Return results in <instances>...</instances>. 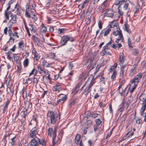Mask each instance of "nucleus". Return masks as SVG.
<instances>
[{
  "label": "nucleus",
  "mask_w": 146,
  "mask_h": 146,
  "mask_svg": "<svg viewBox=\"0 0 146 146\" xmlns=\"http://www.w3.org/2000/svg\"><path fill=\"white\" fill-rule=\"evenodd\" d=\"M47 117L49 120L48 125L50 126L52 124H54L58 119H60V116L58 115L57 116L54 112L50 111L48 113Z\"/></svg>",
  "instance_id": "obj_1"
},
{
  "label": "nucleus",
  "mask_w": 146,
  "mask_h": 146,
  "mask_svg": "<svg viewBox=\"0 0 146 146\" xmlns=\"http://www.w3.org/2000/svg\"><path fill=\"white\" fill-rule=\"evenodd\" d=\"M94 78H92V80L88 78L84 86L81 88V90L84 88V93L85 95H87L89 92L90 88L94 83Z\"/></svg>",
  "instance_id": "obj_2"
},
{
  "label": "nucleus",
  "mask_w": 146,
  "mask_h": 146,
  "mask_svg": "<svg viewBox=\"0 0 146 146\" xmlns=\"http://www.w3.org/2000/svg\"><path fill=\"white\" fill-rule=\"evenodd\" d=\"M142 76V74L141 73H139L131 81L132 85V87L130 90V93H132L135 90V88L138 85L139 80L141 79Z\"/></svg>",
  "instance_id": "obj_3"
},
{
  "label": "nucleus",
  "mask_w": 146,
  "mask_h": 146,
  "mask_svg": "<svg viewBox=\"0 0 146 146\" xmlns=\"http://www.w3.org/2000/svg\"><path fill=\"white\" fill-rule=\"evenodd\" d=\"M56 132L57 131L56 129H53L52 128H49L47 131L48 134L52 138L53 145H54L56 143L59 139V138H58L57 140H56Z\"/></svg>",
  "instance_id": "obj_4"
},
{
  "label": "nucleus",
  "mask_w": 146,
  "mask_h": 146,
  "mask_svg": "<svg viewBox=\"0 0 146 146\" xmlns=\"http://www.w3.org/2000/svg\"><path fill=\"white\" fill-rule=\"evenodd\" d=\"M31 146H37L38 144L42 145V146H45L46 145V143L45 141H43V143L42 144L39 139L37 138H36V139L33 138L31 141Z\"/></svg>",
  "instance_id": "obj_5"
},
{
  "label": "nucleus",
  "mask_w": 146,
  "mask_h": 146,
  "mask_svg": "<svg viewBox=\"0 0 146 146\" xmlns=\"http://www.w3.org/2000/svg\"><path fill=\"white\" fill-rule=\"evenodd\" d=\"M68 40L72 42L73 41V38L68 35L64 36L62 37L60 41V44L62 45H64Z\"/></svg>",
  "instance_id": "obj_6"
},
{
  "label": "nucleus",
  "mask_w": 146,
  "mask_h": 146,
  "mask_svg": "<svg viewBox=\"0 0 146 146\" xmlns=\"http://www.w3.org/2000/svg\"><path fill=\"white\" fill-rule=\"evenodd\" d=\"M16 17L15 15H14L13 14L10 17L11 19L8 23V25L10 26L13 25V24L16 23L17 22Z\"/></svg>",
  "instance_id": "obj_7"
},
{
  "label": "nucleus",
  "mask_w": 146,
  "mask_h": 146,
  "mask_svg": "<svg viewBox=\"0 0 146 146\" xmlns=\"http://www.w3.org/2000/svg\"><path fill=\"white\" fill-rule=\"evenodd\" d=\"M37 132V128L36 127H34L31 131L30 137L31 138H36V135Z\"/></svg>",
  "instance_id": "obj_8"
},
{
  "label": "nucleus",
  "mask_w": 146,
  "mask_h": 146,
  "mask_svg": "<svg viewBox=\"0 0 146 146\" xmlns=\"http://www.w3.org/2000/svg\"><path fill=\"white\" fill-rule=\"evenodd\" d=\"M143 104V106L140 110V112L141 115L144 117V121L146 122V112L144 113V112L146 109V105L144 104Z\"/></svg>",
  "instance_id": "obj_9"
},
{
  "label": "nucleus",
  "mask_w": 146,
  "mask_h": 146,
  "mask_svg": "<svg viewBox=\"0 0 146 146\" xmlns=\"http://www.w3.org/2000/svg\"><path fill=\"white\" fill-rule=\"evenodd\" d=\"M116 30L114 31L113 33V35L115 36H117L118 34L119 37H120V38H123L122 34L121 31L120 29V28L119 27H116Z\"/></svg>",
  "instance_id": "obj_10"
},
{
  "label": "nucleus",
  "mask_w": 146,
  "mask_h": 146,
  "mask_svg": "<svg viewBox=\"0 0 146 146\" xmlns=\"http://www.w3.org/2000/svg\"><path fill=\"white\" fill-rule=\"evenodd\" d=\"M90 0H85L83 3L78 5V7L80 9H81L84 8L87 6Z\"/></svg>",
  "instance_id": "obj_11"
},
{
  "label": "nucleus",
  "mask_w": 146,
  "mask_h": 146,
  "mask_svg": "<svg viewBox=\"0 0 146 146\" xmlns=\"http://www.w3.org/2000/svg\"><path fill=\"white\" fill-rule=\"evenodd\" d=\"M82 85V83L79 82L76 86L74 89V94H76L77 93L79 90L80 87Z\"/></svg>",
  "instance_id": "obj_12"
},
{
  "label": "nucleus",
  "mask_w": 146,
  "mask_h": 146,
  "mask_svg": "<svg viewBox=\"0 0 146 146\" xmlns=\"http://www.w3.org/2000/svg\"><path fill=\"white\" fill-rule=\"evenodd\" d=\"M139 99L143 102V104L146 105V94H141L139 97Z\"/></svg>",
  "instance_id": "obj_13"
},
{
  "label": "nucleus",
  "mask_w": 146,
  "mask_h": 146,
  "mask_svg": "<svg viewBox=\"0 0 146 146\" xmlns=\"http://www.w3.org/2000/svg\"><path fill=\"white\" fill-rule=\"evenodd\" d=\"M80 135L78 134L76 137L75 139V142L76 143L77 145H80V143H82V141L80 140Z\"/></svg>",
  "instance_id": "obj_14"
},
{
  "label": "nucleus",
  "mask_w": 146,
  "mask_h": 146,
  "mask_svg": "<svg viewBox=\"0 0 146 146\" xmlns=\"http://www.w3.org/2000/svg\"><path fill=\"white\" fill-rule=\"evenodd\" d=\"M125 59V58L123 54L120 53L119 59V61L121 66V64H122L124 62Z\"/></svg>",
  "instance_id": "obj_15"
},
{
  "label": "nucleus",
  "mask_w": 146,
  "mask_h": 146,
  "mask_svg": "<svg viewBox=\"0 0 146 146\" xmlns=\"http://www.w3.org/2000/svg\"><path fill=\"white\" fill-rule=\"evenodd\" d=\"M114 12L111 10H107L105 13L106 16L108 17H112L113 16Z\"/></svg>",
  "instance_id": "obj_16"
},
{
  "label": "nucleus",
  "mask_w": 146,
  "mask_h": 146,
  "mask_svg": "<svg viewBox=\"0 0 146 146\" xmlns=\"http://www.w3.org/2000/svg\"><path fill=\"white\" fill-rule=\"evenodd\" d=\"M13 13L11 12V11H5V15L6 18V19L8 20L9 19V16H11L12 15Z\"/></svg>",
  "instance_id": "obj_17"
},
{
  "label": "nucleus",
  "mask_w": 146,
  "mask_h": 146,
  "mask_svg": "<svg viewBox=\"0 0 146 146\" xmlns=\"http://www.w3.org/2000/svg\"><path fill=\"white\" fill-rule=\"evenodd\" d=\"M136 69L135 67H133L131 70L129 76H133L136 73Z\"/></svg>",
  "instance_id": "obj_18"
},
{
  "label": "nucleus",
  "mask_w": 146,
  "mask_h": 146,
  "mask_svg": "<svg viewBox=\"0 0 146 146\" xmlns=\"http://www.w3.org/2000/svg\"><path fill=\"white\" fill-rule=\"evenodd\" d=\"M96 57V56L93 55L92 54H91V57L90 59L89 58L88 59V62L90 63H92L93 62L94 63L95 62L94 61V59Z\"/></svg>",
  "instance_id": "obj_19"
},
{
  "label": "nucleus",
  "mask_w": 146,
  "mask_h": 146,
  "mask_svg": "<svg viewBox=\"0 0 146 146\" xmlns=\"http://www.w3.org/2000/svg\"><path fill=\"white\" fill-rule=\"evenodd\" d=\"M47 30L46 27L42 25V27L40 29V33H44L46 32Z\"/></svg>",
  "instance_id": "obj_20"
},
{
  "label": "nucleus",
  "mask_w": 146,
  "mask_h": 146,
  "mask_svg": "<svg viewBox=\"0 0 146 146\" xmlns=\"http://www.w3.org/2000/svg\"><path fill=\"white\" fill-rule=\"evenodd\" d=\"M125 104V102H123L120 106V107L118 110V111L120 112H122L124 110V106Z\"/></svg>",
  "instance_id": "obj_21"
},
{
  "label": "nucleus",
  "mask_w": 146,
  "mask_h": 146,
  "mask_svg": "<svg viewBox=\"0 0 146 146\" xmlns=\"http://www.w3.org/2000/svg\"><path fill=\"white\" fill-rule=\"evenodd\" d=\"M42 65L44 67H48L50 66V64L44 60L42 61Z\"/></svg>",
  "instance_id": "obj_22"
},
{
  "label": "nucleus",
  "mask_w": 146,
  "mask_h": 146,
  "mask_svg": "<svg viewBox=\"0 0 146 146\" xmlns=\"http://www.w3.org/2000/svg\"><path fill=\"white\" fill-rule=\"evenodd\" d=\"M101 54L102 56L104 55H111V54L109 52L106 51L105 50L103 49V50L101 52Z\"/></svg>",
  "instance_id": "obj_23"
},
{
  "label": "nucleus",
  "mask_w": 146,
  "mask_h": 146,
  "mask_svg": "<svg viewBox=\"0 0 146 146\" xmlns=\"http://www.w3.org/2000/svg\"><path fill=\"white\" fill-rule=\"evenodd\" d=\"M29 64V59L26 58L23 62V64L24 67L26 68L28 66Z\"/></svg>",
  "instance_id": "obj_24"
},
{
  "label": "nucleus",
  "mask_w": 146,
  "mask_h": 146,
  "mask_svg": "<svg viewBox=\"0 0 146 146\" xmlns=\"http://www.w3.org/2000/svg\"><path fill=\"white\" fill-rule=\"evenodd\" d=\"M33 55L34 56V60L36 61L39 58L38 53L36 52H33Z\"/></svg>",
  "instance_id": "obj_25"
},
{
  "label": "nucleus",
  "mask_w": 146,
  "mask_h": 146,
  "mask_svg": "<svg viewBox=\"0 0 146 146\" xmlns=\"http://www.w3.org/2000/svg\"><path fill=\"white\" fill-rule=\"evenodd\" d=\"M130 3V2L129 0L127 1V2H125L123 7V8L125 10H127L128 9L129 4Z\"/></svg>",
  "instance_id": "obj_26"
},
{
  "label": "nucleus",
  "mask_w": 146,
  "mask_h": 146,
  "mask_svg": "<svg viewBox=\"0 0 146 146\" xmlns=\"http://www.w3.org/2000/svg\"><path fill=\"white\" fill-rule=\"evenodd\" d=\"M111 41L107 43L106 45L103 47V49H109L110 48V46L111 45Z\"/></svg>",
  "instance_id": "obj_27"
},
{
  "label": "nucleus",
  "mask_w": 146,
  "mask_h": 146,
  "mask_svg": "<svg viewBox=\"0 0 146 146\" xmlns=\"http://www.w3.org/2000/svg\"><path fill=\"white\" fill-rule=\"evenodd\" d=\"M117 66V64H115L114 66H111V68L109 70V71L110 72H112V71H114L116 69Z\"/></svg>",
  "instance_id": "obj_28"
},
{
  "label": "nucleus",
  "mask_w": 146,
  "mask_h": 146,
  "mask_svg": "<svg viewBox=\"0 0 146 146\" xmlns=\"http://www.w3.org/2000/svg\"><path fill=\"white\" fill-rule=\"evenodd\" d=\"M52 89L54 91L59 92L60 90H61V88H59L55 85L53 86L52 88Z\"/></svg>",
  "instance_id": "obj_29"
},
{
  "label": "nucleus",
  "mask_w": 146,
  "mask_h": 146,
  "mask_svg": "<svg viewBox=\"0 0 146 146\" xmlns=\"http://www.w3.org/2000/svg\"><path fill=\"white\" fill-rule=\"evenodd\" d=\"M110 28H112L115 27L116 29V27H118V26H117V24L116 23L114 22H112L110 24Z\"/></svg>",
  "instance_id": "obj_30"
},
{
  "label": "nucleus",
  "mask_w": 146,
  "mask_h": 146,
  "mask_svg": "<svg viewBox=\"0 0 146 146\" xmlns=\"http://www.w3.org/2000/svg\"><path fill=\"white\" fill-rule=\"evenodd\" d=\"M123 29L124 30L126 31L128 33H131V31L130 30L128 29L127 26V25L126 24L124 25Z\"/></svg>",
  "instance_id": "obj_31"
},
{
  "label": "nucleus",
  "mask_w": 146,
  "mask_h": 146,
  "mask_svg": "<svg viewBox=\"0 0 146 146\" xmlns=\"http://www.w3.org/2000/svg\"><path fill=\"white\" fill-rule=\"evenodd\" d=\"M111 31V30L110 29V28H109L108 29L105 30L104 31V36H105L109 34V32Z\"/></svg>",
  "instance_id": "obj_32"
},
{
  "label": "nucleus",
  "mask_w": 146,
  "mask_h": 146,
  "mask_svg": "<svg viewBox=\"0 0 146 146\" xmlns=\"http://www.w3.org/2000/svg\"><path fill=\"white\" fill-rule=\"evenodd\" d=\"M121 8V7L119 5L118 7V12L120 16H122L123 15V12L120 10Z\"/></svg>",
  "instance_id": "obj_33"
},
{
  "label": "nucleus",
  "mask_w": 146,
  "mask_h": 146,
  "mask_svg": "<svg viewBox=\"0 0 146 146\" xmlns=\"http://www.w3.org/2000/svg\"><path fill=\"white\" fill-rule=\"evenodd\" d=\"M13 57L14 60L16 62H17L19 60V55H18L15 54H13Z\"/></svg>",
  "instance_id": "obj_34"
},
{
  "label": "nucleus",
  "mask_w": 146,
  "mask_h": 146,
  "mask_svg": "<svg viewBox=\"0 0 146 146\" xmlns=\"http://www.w3.org/2000/svg\"><path fill=\"white\" fill-rule=\"evenodd\" d=\"M27 113V109L25 110L24 111H22L21 113V115L24 117L25 118L26 115Z\"/></svg>",
  "instance_id": "obj_35"
},
{
  "label": "nucleus",
  "mask_w": 146,
  "mask_h": 146,
  "mask_svg": "<svg viewBox=\"0 0 146 146\" xmlns=\"http://www.w3.org/2000/svg\"><path fill=\"white\" fill-rule=\"evenodd\" d=\"M124 70H123V68H121V70L120 72V76L122 77H123V76L124 75Z\"/></svg>",
  "instance_id": "obj_36"
},
{
  "label": "nucleus",
  "mask_w": 146,
  "mask_h": 146,
  "mask_svg": "<svg viewBox=\"0 0 146 146\" xmlns=\"http://www.w3.org/2000/svg\"><path fill=\"white\" fill-rule=\"evenodd\" d=\"M132 52L133 54L135 56L137 55L139 53L138 50L136 49H133L132 50Z\"/></svg>",
  "instance_id": "obj_37"
},
{
  "label": "nucleus",
  "mask_w": 146,
  "mask_h": 146,
  "mask_svg": "<svg viewBox=\"0 0 146 146\" xmlns=\"http://www.w3.org/2000/svg\"><path fill=\"white\" fill-rule=\"evenodd\" d=\"M29 102L28 101H26L25 102V110L28 109L29 107Z\"/></svg>",
  "instance_id": "obj_38"
},
{
  "label": "nucleus",
  "mask_w": 146,
  "mask_h": 146,
  "mask_svg": "<svg viewBox=\"0 0 146 146\" xmlns=\"http://www.w3.org/2000/svg\"><path fill=\"white\" fill-rule=\"evenodd\" d=\"M24 43L23 41H21L19 43V46L20 48H22L24 46Z\"/></svg>",
  "instance_id": "obj_39"
},
{
  "label": "nucleus",
  "mask_w": 146,
  "mask_h": 146,
  "mask_svg": "<svg viewBox=\"0 0 146 146\" xmlns=\"http://www.w3.org/2000/svg\"><path fill=\"white\" fill-rule=\"evenodd\" d=\"M33 80H32L33 82V84L36 85L37 82H38V80L36 78L34 77L33 78Z\"/></svg>",
  "instance_id": "obj_40"
},
{
  "label": "nucleus",
  "mask_w": 146,
  "mask_h": 146,
  "mask_svg": "<svg viewBox=\"0 0 146 146\" xmlns=\"http://www.w3.org/2000/svg\"><path fill=\"white\" fill-rule=\"evenodd\" d=\"M63 95L64 96H63L62 97V98H61V99L62 100V103H63V102L65 101H66L67 99L65 95H64L63 94H60V95Z\"/></svg>",
  "instance_id": "obj_41"
},
{
  "label": "nucleus",
  "mask_w": 146,
  "mask_h": 146,
  "mask_svg": "<svg viewBox=\"0 0 146 146\" xmlns=\"http://www.w3.org/2000/svg\"><path fill=\"white\" fill-rule=\"evenodd\" d=\"M116 74H117V72L116 71H114L113 72V73L111 76V78L113 79L115 78L116 77Z\"/></svg>",
  "instance_id": "obj_42"
},
{
  "label": "nucleus",
  "mask_w": 146,
  "mask_h": 146,
  "mask_svg": "<svg viewBox=\"0 0 146 146\" xmlns=\"http://www.w3.org/2000/svg\"><path fill=\"white\" fill-rule=\"evenodd\" d=\"M15 136L12 138L11 139V141L10 143L11 145L12 146H13L14 144V143L15 142Z\"/></svg>",
  "instance_id": "obj_43"
},
{
  "label": "nucleus",
  "mask_w": 146,
  "mask_h": 146,
  "mask_svg": "<svg viewBox=\"0 0 146 146\" xmlns=\"http://www.w3.org/2000/svg\"><path fill=\"white\" fill-rule=\"evenodd\" d=\"M32 80H33L32 78H28L26 79V83L27 84L28 83H31V82Z\"/></svg>",
  "instance_id": "obj_44"
},
{
  "label": "nucleus",
  "mask_w": 146,
  "mask_h": 146,
  "mask_svg": "<svg viewBox=\"0 0 146 146\" xmlns=\"http://www.w3.org/2000/svg\"><path fill=\"white\" fill-rule=\"evenodd\" d=\"M10 38L9 40V42H11V43L13 44L14 42V39L12 36H10Z\"/></svg>",
  "instance_id": "obj_45"
},
{
  "label": "nucleus",
  "mask_w": 146,
  "mask_h": 146,
  "mask_svg": "<svg viewBox=\"0 0 146 146\" xmlns=\"http://www.w3.org/2000/svg\"><path fill=\"white\" fill-rule=\"evenodd\" d=\"M15 9H16L17 12L19 11L20 10V7L17 4H16L15 5Z\"/></svg>",
  "instance_id": "obj_46"
},
{
  "label": "nucleus",
  "mask_w": 146,
  "mask_h": 146,
  "mask_svg": "<svg viewBox=\"0 0 146 146\" xmlns=\"http://www.w3.org/2000/svg\"><path fill=\"white\" fill-rule=\"evenodd\" d=\"M25 15L27 17L30 18V13L27 11V9H26L25 11Z\"/></svg>",
  "instance_id": "obj_47"
},
{
  "label": "nucleus",
  "mask_w": 146,
  "mask_h": 146,
  "mask_svg": "<svg viewBox=\"0 0 146 146\" xmlns=\"http://www.w3.org/2000/svg\"><path fill=\"white\" fill-rule=\"evenodd\" d=\"M9 102H10V101L8 100L6 102V104L5 106L4 107V110H3L4 112L5 111V108L7 107V106H8V104H9Z\"/></svg>",
  "instance_id": "obj_48"
},
{
  "label": "nucleus",
  "mask_w": 146,
  "mask_h": 146,
  "mask_svg": "<svg viewBox=\"0 0 146 146\" xmlns=\"http://www.w3.org/2000/svg\"><path fill=\"white\" fill-rule=\"evenodd\" d=\"M27 96V92L26 90H24L23 92V97L24 98Z\"/></svg>",
  "instance_id": "obj_49"
},
{
  "label": "nucleus",
  "mask_w": 146,
  "mask_h": 146,
  "mask_svg": "<svg viewBox=\"0 0 146 146\" xmlns=\"http://www.w3.org/2000/svg\"><path fill=\"white\" fill-rule=\"evenodd\" d=\"M96 122L97 125H99L101 123V121L99 119H97L96 120Z\"/></svg>",
  "instance_id": "obj_50"
},
{
  "label": "nucleus",
  "mask_w": 146,
  "mask_h": 146,
  "mask_svg": "<svg viewBox=\"0 0 146 146\" xmlns=\"http://www.w3.org/2000/svg\"><path fill=\"white\" fill-rule=\"evenodd\" d=\"M129 0H119L120 4L121 5L125 3V2H126L127 1Z\"/></svg>",
  "instance_id": "obj_51"
},
{
  "label": "nucleus",
  "mask_w": 146,
  "mask_h": 146,
  "mask_svg": "<svg viewBox=\"0 0 146 146\" xmlns=\"http://www.w3.org/2000/svg\"><path fill=\"white\" fill-rule=\"evenodd\" d=\"M106 105V104L102 102H100V106L101 108H103L104 107H105Z\"/></svg>",
  "instance_id": "obj_52"
},
{
  "label": "nucleus",
  "mask_w": 146,
  "mask_h": 146,
  "mask_svg": "<svg viewBox=\"0 0 146 146\" xmlns=\"http://www.w3.org/2000/svg\"><path fill=\"white\" fill-rule=\"evenodd\" d=\"M69 69L70 70H71L73 66V65L72 62H69Z\"/></svg>",
  "instance_id": "obj_53"
},
{
  "label": "nucleus",
  "mask_w": 146,
  "mask_h": 146,
  "mask_svg": "<svg viewBox=\"0 0 146 146\" xmlns=\"http://www.w3.org/2000/svg\"><path fill=\"white\" fill-rule=\"evenodd\" d=\"M98 27L100 29H101L102 27V23L100 21L98 23Z\"/></svg>",
  "instance_id": "obj_54"
},
{
  "label": "nucleus",
  "mask_w": 146,
  "mask_h": 146,
  "mask_svg": "<svg viewBox=\"0 0 146 146\" xmlns=\"http://www.w3.org/2000/svg\"><path fill=\"white\" fill-rule=\"evenodd\" d=\"M11 52H9L7 53V58L9 60H11V57L10 56V55L11 54Z\"/></svg>",
  "instance_id": "obj_55"
},
{
  "label": "nucleus",
  "mask_w": 146,
  "mask_h": 146,
  "mask_svg": "<svg viewBox=\"0 0 146 146\" xmlns=\"http://www.w3.org/2000/svg\"><path fill=\"white\" fill-rule=\"evenodd\" d=\"M64 31V29H59L58 31V34H60L62 33Z\"/></svg>",
  "instance_id": "obj_56"
},
{
  "label": "nucleus",
  "mask_w": 146,
  "mask_h": 146,
  "mask_svg": "<svg viewBox=\"0 0 146 146\" xmlns=\"http://www.w3.org/2000/svg\"><path fill=\"white\" fill-rule=\"evenodd\" d=\"M8 33L10 36H12V32L11 29H9L8 30Z\"/></svg>",
  "instance_id": "obj_57"
},
{
  "label": "nucleus",
  "mask_w": 146,
  "mask_h": 146,
  "mask_svg": "<svg viewBox=\"0 0 146 146\" xmlns=\"http://www.w3.org/2000/svg\"><path fill=\"white\" fill-rule=\"evenodd\" d=\"M128 45L130 47H131V41L130 40V38H128Z\"/></svg>",
  "instance_id": "obj_58"
},
{
  "label": "nucleus",
  "mask_w": 146,
  "mask_h": 146,
  "mask_svg": "<svg viewBox=\"0 0 146 146\" xmlns=\"http://www.w3.org/2000/svg\"><path fill=\"white\" fill-rule=\"evenodd\" d=\"M44 70L42 69H40V70H39L38 72L39 73L41 74H44Z\"/></svg>",
  "instance_id": "obj_59"
},
{
  "label": "nucleus",
  "mask_w": 146,
  "mask_h": 146,
  "mask_svg": "<svg viewBox=\"0 0 146 146\" xmlns=\"http://www.w3.org/2000/svg\"><path fill=\"white\" fill-rule=\"evenodd\" d=\"M131 103V101L128 100V101H127V102H126V105L125 106V107L126 108H127L129 105V104ZM126 103H125V104Z\"/></svg>",
  "instance_id": "obj_60"
},
{
  "label": "nucleus",
  "mask_w": 146,
  "mask_h": 146,
  "mask_svg": "<svg viewBox=\"0 0 146 146\" xmlns=\"http://www.w3.org/2000/svg\"><path fill=\"white\" fill-rule=\"evenodd\" d=\"M33 16L32 17L33 19L35 21H36L37 19V17L35 16V14L33 15Z\"/></svg>",
  "instance_id": "obj_61"
},
{
  "label": "nucleus",
  "mask_w": 146,
  "mask_h": 146,
  "mask_svg": "<svg viewBox=\"0 0 146 146\" xmlns=\"http://www.w3.org/2000/svg\"><path fill=\"white\" fill-rule=\"evenodd\" d=\"M115 4L116 5H121V4H120L119 0L116 1L115 2Z\"/></svg>",
  "instance_id": "obj_62"
},
{
  "label": "nucleus",
  "mask_w": 146,
  "mask_h": 146,
  "mask_svg": "<svg viewBox=\"0 0 146 146\" xmlns=\"http://www.w3.org/2000/svg\"><path fill=\"white\" fill-rule=\"evenodd\" d=\"M102 9V7L100 6H99L97 9L96 11H97L98 13H99L101 10Z\"/></svg>",
  "instance_id": "obj_63"
},
{
  "label": "nucleus",
  "mask_w": 146,
  "mask_h": 146,
  "mask_svg": "<svg viewBox=\"0 0 146 146\" xmlns=\"http://www.w3.org/2000/svg\"><path fill=\"white\" fill-rule=\"evenodd\" d=\"M17 32L13 34H12V36H16L17 38H19V36L18 35H17Z\"/></svg>",
  "instance_id": "obj_64"
}]
</instances>
